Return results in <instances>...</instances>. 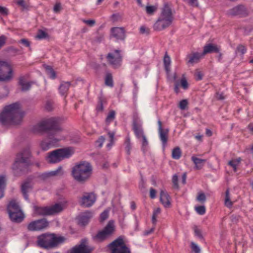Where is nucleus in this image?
<instances>
[{
    "instance_id": "2",
    "label": "nucleus",
    "mask_w": 253,
    "mask_h": 253,
    "mask_svg": "<svg viewBox=\"0 0 253 253\" xmlns=\"http://www.w3.org/2000/svg\"><path fill=\"white\" fill-rule=\"evenodd\" d=\"M24 113L21 110L19 102H15L4 106L0 113V124L2 125H15L19 124Z\"/></svg>"
},
{
    "instance_id": "27",
    "label": "nucleus",
    "mask_w": 253,
    "mask_h": 253,
    "mask_svg": "<svg viewBox=\"0 0 253 253\" xmlns=\"http://www.w3.org/2000/svg\"><path fill=\"white\" fill-rule=\"evenodd\" d=\"M191 160L195 165L194 168L198 170L202 169L206 162V159H200L195 156H192Z\"/></svg>"
},
{
    "instance_id": "18",
    "label": "nucleus",
    "mask_w": 253,
    "mask_h": 253,
    "mask_svg": "<svg viewBox=\"0 0 253 253\" xmlns=\"http://www.w3.org/2000/svg\"><path fill=\"white\" fill-rule=\"evenodd\" d=\"M246 12V9L245 7L243 5H238L229 9L227 11V14L230 16H236L245 14Z\"/></svg>"
},
{
    "instance_id": "28",
    "label": "nucleus",
    "mask_w": 253,
    "mask_h": 253,
    "mask_svg": "<svg viewBox=\"0 0 253 253\" xmlns=\"http://www.w3.org/2000/svg\"><path fill=\"white\" fill-rule=\"evenodd\" d=\"M34 211L35 214L38 215H50L48 207H38L34 206Z\"/></svg>"
},
{
    "instance_id": "50",
    "label": "nucleus",
    "mask_w": 253,
    "mask_h": 253,
    "mask_svg": "<svg viewBox=\"0 0 253 253\" xmlns=\"http://www.w3.org/2000/svg\"><path fill=\"white\" fill-rule=\"evenodd\" d=\"M184 1L187 2L189 5L197 7L199 5L198 0H183Z\"/></svg>"
},
{
    "instance_id": "40",
    "label": "nucleus",
    "mask_w": 253,
    "mask_h": 253,
    "mask_svg": "<svg viewBox=\"0 0 253 253\" xmlns=\"http://www.w3.org/2000/svg\"><path fill=\"white\" fill-rule=\"evenodd\" d=\"M105 102V99L102 97L98 98V103L96 107V110L98 111H102L103 110V103Z\"/></svg>"
},
{
    "instance_id": "54",
    "label": "nucleus",
    "mask_w": 253,
    "mask_h": 253,
    "mask_svg": "<svg viewBox=\"0 0 253 253\" xmlns=\"http://www.w3.org/2000/svg\"><path fill=\"white\" fill-rule=\"evenodd\" d=\"M104 141L105 138L103 136H101L96 141V143L99 147H101Z\"/></svg>"
},
{
    "instance_id": "39",
    "label": "nucleus",
    "mask_w": 253,
    "mask_h": 253,
    "mask_svg": "<svg viewBox=\"0 0 253 253\" xmlns=\"http://www.w3.org/2000/svg\"><path fill=\"white\" fill-rule=\"evenodd\" d=\"M116 112L114 110H111L109 112L108 114L105 122L106 124H108L110 123L113 122L115 118Z\"/></svg>"
},
{
    "instance_id": "51",
    "label": "nucleus",
    "mask_w": 253,
    "mask_h": 253,
    "mask_svg": "<svg viewBox=\"0 0 253 253\" xmlns=\"http://www.w3.org/2000/svg\"><path fill=\"white\" fill-rule=\"evenodd\" d=\"M142 149L144 151L148 145V142L145 136L142 137Z\"/></svg>"
},
{
    "instance_id": "21",
    "label": "nucleus",
    "mask_w": 253,
    "mask_h": 253,
    "mask_svg": "<svg viewBox=\"0 0 253 253\" xmlns=\"http://www.w3.org/2000/svg\"><path fill=\"white\" fill-rule=\"evenodd\" d=\"M132 129L138 139H140L145 136L144 134L141 125L138 123L136 120L133 121Z\"/></svg>"
},
{
    "instance_id": "1",
    "label": "nucleus",
    "mask_w": 253,
    "mask_h": 253,
    "mask_svg": "<svg viewBox=\"0 0 253 253\" xmlns=\"http://www.w3.org/2000/svg\"><path fill=\"white\" fill-rule=\"evenodd\" d=\"M62 130L59 125V120L57 118H50L42 121L32 128L34 133L47 131V137L41 143V147L43 151H46L51 148L56 147L60 139L55 137L57 132Z\"/></svg>"
},
{
    "instance_id": "46",
    "label": "nucleus",
    "mask_w": 253,
    "mask_h": 253,
    "mask_svg": "<svg viewBox=\"0 0 253 253\" xmlns=\"http://www.w3.org/2000/svg\"><path fill=\"white\" fill-rule=\"evenodd\" d=\"M196 200L201 203H204L206 200L205 194L204 193H199Z\"/></svg>"
},
{
    "instance_id": "57",
    "label": "nucleus",
    "mask_w": 253,
    "mask_h": 253,
    "mask_svg": "<svg viewBox=\"0 0 253 253\" xmlns=\"http://www.w3.org/2000/svg\"><path fill=\"white\" fill-rule=\"evenodd\" d=\"M237 51L244 54L246 51V49L244 46L240 45L237 48Z\"/></svg>"
},
{
    "instance_id": "59",
    "label": "nucleus",
    "mask_w": 253,
    "mask_h": 253,
    "mask_svg": "<svg viewBox=\"0 0 253 253\" xmlns=\"http://www.w3.org/2000/svg\"><path fill=\"white\" fill-rule=\"evenodd\" d=\"M61 3L59 2L56 3L53 8V11L55 13H58L61 9Z\"/></svg>"
},
{
    "instance_id": "22",
    "label": "nucleus",
    "mask_w": 253,
    "mask_h": 253,
    "mask_svg": "<svg viewBox=\"0 0 253 253\" xmlns=\"http://www.w3.org/2000/svg\"><path fill=\"white\" fill-rule=\"evenodd\" d=\"M170 197L168 193L164 190L160 192V201L166 208H169L170 206Z\"/></svg>"
},
{
    "instance_id": "14",
    "label": "nucleus",
    "mask_w": 253,
    "mask_h": 253,
    "mask_svg": "<svg viewBox=\"0 0 253 253\" xmlns=\"http://www.w3.org/2000/svg\"><path fill=\"white\" fill-rule=\"evenodd\" d=\"M87 240L82 239L80 244L76 246L68 252V253H90L91 250L86 245Z\"/></svg>"
},
{
    "instance_id": "5",
    "label": "nucleus",
    "mask_w": 253,
    "mask_h": 253,
    "mask_svg": "<svg viewBox=\"0 0 253 253\" xmlns=\"http://www.w3.org/2000/svg\"><path fill=\"white\" fill-rule=\"evenodd\" d=\"M173 19L171 8L168 3L165 4L159 17L154 25V30L156 31L164 30L171 25Z\"/></svg>"
},
{
    "instance_id": "45",
    "label": "nucleus",
    "mask_w": 253,
    "mask_h": 253,
    "mask_svg": "<svg viewBox=\"0 0 253 253\" xmlns=\"http://www.w3.org/2000/svg\"><path fill=\"white\" fill-rule=\"evenodd\" d=\"M195 210L200 215H203L206 212V208L204 206H200L195 207Z\"/></svg>"
},
{
    "instance_id": "13",
    "label": "nucleus",
    "mask_w": 253,
    "mask_h": 253,
    "mask_svg": "<svg viewBox=\"0 0 253 253\" xmlns=\"http://www.w3.org/2000/svg\"><path fill=\"white\" fill-rule=\"evenodd\" d=\"M96 200L95 195L92 193H85L81 198L80 205L82 207L88 208L91 207Z\"/></svg>"
},
{
    "instance_id": "35",
    "label": "nucleus",
    "mask_w": 253,
    "mask_h": 253,
    "mask_svg": "<svg viewBox=\"0 0 253 253\" xmlns=\"http://www.w3.org/2000/svg\"><path fill=\"white\" fill-rule=\"evenodd\" d=\"M105 84L108 86H113V81L112 74L110 73H107L106 74L105 78Z\"/></svg>"
},
{
    "instance_id": "25",
    "label": "nucleus",
    "mask_w": 253,
    "mask_h": 253,
    "mask_svg": "<svg viewBox=\"0 0 253 253\" xmlns=\"http://www.w3.org/2000/svg\"><path fill=\"white\" fill-rule=\"evenodd\" d=\"M7 210L8 214L14 213L15 212H18L19 211H22L19 205L15 200H12L9 202L7 207Z\"/></svg>"
},
{
    "instance_id": "63",
    "label": "nucleus",
    "mask_w": 253,
    "mask_h": 253,
    "mask_svg": "<svg viewBox=\"0 0 253 253\" xmlns=\"http://www.w3.org/2000/svg\"><path fill=\"white\" fill-rule=\"evenodd\" d=\"M172 181L174 187L175 188H178V176L176 175H174L172 176Z\"/></svg>"
},
{
    "instance_id": "58",
    "label": "nucleus",
    "mask_w": 253,
    "mask_h": 253,
    "mask_svg": "<svg viewBox=\"0 0 253 253\" xmlns=\"http://www.w3.org/2000/svg\"><path fill=\"white\" fill-rule=\"evenodd\" d=\"M108 217V211H104L100 214V220L101 221H104Z\"/></svg>"
},
{
    "instance_id": "7",
    "label": "nucleus",
    "mask_w": 253,
    "mask_h": 253,
    "mask_svg": "<svg viewBox=\"0 0 253 253\" xmlns=\"http://www.w3.org/2000/svg\"><path fill=\"white\" fill-rule=\"evenodd\" d=\"M73 153L72 150L69 148L58 149L48 153L46 160L49 163H57L65 159L70 158Z\"/></svg>"
},
{
    "instance_id": "10",
    "label": "nucleus",
    "mask_w": 253,
    "mask_h": 253,
    "mask_svg": "<svg viewBox=\"0 0 253 253\" xmlns=\"http://www.w3.org/2000/svg\"><path fill=\"white\" fill-rule=\"evenodd\" d=\"M114 227L113 221H109L105 228L99 231L92 237L93 240L97 242H102L109 238L113 233Z\"/></svg>"
},
{
    "instance_id": "49",
    "label": "nucleus",
    "mask_w": 253,
    "mask_h": 253,
    "mask_svg": "<svg viewBox=\"0 0 253 253\" xmlns=\"http://www.w3.org/2000/svg\"><path fill=\"white\" fill-rule=\"evenodd\" d=\"M188 105V102L187 100L183 99L180 101L179 103V107L181 110H185Z\"/></svg>"
},
{
    "instance_id": "26",
    "label": "nucleus",
    "mask_w": 253,
    "mask_h": 253,
    "mask_svg": "<svg viewBox=\"0 0 253 253\" xmlns=\"http://www.w3.org/2000/svg\"><path fill=\"white\" fill-rule=\"evenodd\" d=\"M64 172L61 166L59 167L56 169L48 172L44 173L42 174L43 178L45 179L51 176L62 175Z\"/></svg>"
},
{
    "instance_id": "15",
    "label": "nucleus",
    "mask_w": 253,
    "mask_h": 253,
    "mask_svg": "<svg viewBox=\"0 0 253 253\" xmlns=\"http://www.w3.org/2000/svg\"><path fill=\"white\" fill-rule=\"evenodd\" d=\"M158 124L160 139L162 141L163 147L165 149L168 140L169 129L162 128V123L160 120L158 121Z\"/></svg>"
},
{
    "instance_id": "33",
    "label": "nucleus",
    "mask_w": 253,
    "mask_h": 253,
    "mask_svg": "<svg viewBox=\"0 0 253 253\" xmlns=\"http://www.w3.org/2000/svg\"><path fill=\"white\" fill-rule=\"evenodd\" d=\"M224 204L226 207L229 208H231L233 206V202L230 200V192L228 189L225 192Z\"/></svg>"
},
{
    "instance_id": "30",
    "label": "nucleus",
    "mask_w": 253,
    "mask_h": 253,
    "mask_svg": "<svg viewBox=\"0 0 253 253\" xmlns=\"http://www.w3.org/2000/svg\"><path fill=\"white\" fill-rule=\"evenodd\" d=\"M48 208L50 215L58 213L63 210V205L60 203L55 204Z\"/></svg>"
},
{
    "instance_id": "29",
    "label": "nucleus",
    "mask_w": 253,
    "mask_h": 253,
    "mask_svg": "<svg viewBox=\"0 0 253 253\" xmlns=\"http://www.w3.org/2000/svg\"><path fill=\"white\" fill-rule=\"evenodd\" d=\"M9 217L12 221L19 223L23 220L24 216L22 211H19L9 214Z\"/></svg>"
},
{
    "instance_id": "31",
    "label": "nucleus",
    "mask_w": 253,
    "mask_h": 253,
    "mask_svg": "<svg viewBox=\"0 0 253 253\" xmlns=\"http://www.w3.org/2000/svg\"><path fill=\"white\" fill-rule=\"evenodd\" d=\"M71 84L70 82H63L59 87V92L62 95H66Z\"/></svg>"
},
{
    "instance_id": "36",
    "label": "nucleus",
    "mask_w": 253,
    "mask_h": 253,
    "mask_svg": "<svg viewBox=\"0 0 253 253\" xmlns=\"http://www.w3.org/2000/svg\"><path fill=\"white\" fill-rule=\"evenodd\" d=\"M5 187V177L0 175V198L3 196V190Z\"/></svg>"
},
{
    "instance_id": "24",
    "label": "nucleus",
    "mask_w": 253,
    "mask_h": 253,
    "mask_svg": "<svg viewBox=\"0 0 253 253\" xmlns=\"http://www.w3.org/2000/svg\"><path fill=\"white\" fill-rule=\"evenodd\" d=\"M33 188V184L30 181H25L21 185V192L25 200H28V193L30 192Z\"/></svg>"
},
{
    "instance_id": "3",
    "label": "nucleus",
    "mask_w": 253,
    "mask_h": 253,
    "mask_svg": "<svg viewBox=\"0 0 253 253\" xmlns=\"http://www.w3.org/2000/svg\"><path fill=\"white\" fill-rule=\"evenodd\" d=\"M66 239L61 236H58L54 233H46L37 237V244L40 247L49 250L57 247L63 243Z\"/></svg>"
},
{
    "instance_id": "11",
    "label": "nucleus",
    "mask_w": 253,
    "mask_h": 253,
    "mask_svg": "<svg viewBox=\"0 0 253 253\" xmlns=\"http://www.w3.org/2000/svg\"><path fill=\"white\" fill-rule=\"evenodd\" d=\"M106 58L109 63L114 68H118L121 66L122 56L120 54V50H116L114 52L109 53Z\"/></svg>"
},
{
    "instance_id": "60",
    "label": "nucleus",
    "mask_w": 253,
    "mask_h": 253,
    "mask_svg": "<svg viewBox=\"0 0 253 253\" xmlns=\"http://www.w3.org/2000/svg\"><path fill=\"white\" fill-rule=\"evenodd\" d=\"M19 42L26 47H30V42L26 39H22Z\"/></svg>"
},
{
    "instance_id": "42",
    "label": "nucleus",
    "mask_w": 253,
    "mask_h": 253,
    "mask_svg": "<svg viewBox=\"0 0 253 253\" xmlns=\"http://www.w3.org/2000/svg\"><path fill=\"white\" fill-rule=\"evenodd\" d=\"M47 37H48V34L46 32H45L42 30H39L38 31V33L37 36H36V38L41 40V39H45Z\"/></svg>"
},
{
    "instance_id": "12",
    "label": "nucleus",
    "mask_w": 253,
    "mask_h": 253,
    "mask_svg": "<svg viewBox=\"0 0 253 253\" xmlns=\"http://www.w3.org/2000/svg\"><path fill=\"white\" fill-rule=\"evenodd\" d=\"M48 226V222L44 218L31 222L27 225V229L30 231H39L46 228Z\"/></svg>"
},
{
    "instance_id": "61",
    "label": "nucleus",
    "mask_w": 253,
    "mask_h": 253,
    "mask_svg": "<svg viewBox=\"0 0 253 253\" xmlns=\"http://www.w3.org/2000/svg\"><path fill=\"white\" fill-rule=\"evenodd\" d=\"M16 3L17 5L21 6L23 9L26 8V6L24 0H17Z\"/></svg>"
},
{
    "instance_id": "19",
    "label": "nucleus",
    "mask_w": 253,
    "mask_h": 253,
    "mask_svg": "<svg viewBox=\"0 0 253 253\" xmlns=\"http://www.w3.org/2000/svg\"><path fill=\"white\" fill-rule=\"evenodd\" d=\"M91 217L92 213L89 211L82 213L77 217L78 224L81 226H84L86 225L88 223L89 219Z\"/></svg>"
},
{
    "instance_id": "37",
    "label": "nucleus",
    "mask_w": 253,
    "mask_h": 253,
    "mask_svg": "<svg viewBox=\"0 0 253 253\" xmlns=\"http://www.w3.org/2000/svg\"><path fill=\"white\" fill-rule=\"evenodd\" d=\"M181 156V151L178 147L174 148L172 151V158L175 160L179 159Z\"/></svg>"
},
{
    "instance_id": "9",
    "label": "nucleus",
    "mask_w": 253,
    "mask_h": 253,
    "mask_svg": "<svg viewBox=\"0 0 253 253\" xmlns=\"http://www.w3.org/2000/svg\"><path fill=\"white\" fill-rule=\"evenodd\" d=\"M13 78L11 65L6 61H0V82H9Z\"/></svg>"
},
{
    "instance_id": "47",
    "label": "nucleus",
    "mask_w": 253,
    "mask_h": 253,
    "mask_svg": "<svg viewBox=\"0 0 253 253\" xmlns=\"http://www.w3.org/2000/svg\"><path fill=\"white\" fill-rule=\"evenodd\" d=\"M46 70L48 71V73L50 78L54 79L56 77V75L55 71L50 67L47 66Z\"/></svg>"
},
{
    "instance_id": "41",
    "label": "nucleus",
    "mask_w": 253,
    "mask_h": 253,
    "mask_svg": "<svg viewBox=\"0 0 253 253\" xmlns=\"http://www.w3.org/2000/svg\"><path fill=\"white\" fill-rule=\"evenodd\" d=\"M161 210L160 208H157L154 210L153 211L152 218V221L153 224H156L157 222V217L158 215L160 213Z\"/></svg>"
},
{
    "instance_id": "55",
    "label": "nucleus",
    "mask_w": 253,
    "mask_h": 253,
    "mask_svg": "<svg viewBox=\"0 0 253 253\" xmlns=\"http://www.w3.org/2000/svg\"><path fill=\"white\" fill-rule=\"evenodd\" d=\"M194 232L195 235L198 237L200 239H202L203 238V235L202 234L201 231L197 228V227H195L194 229Z\"/></svg>"
},
{
    "instance_id": "34",
    "label": "nucleus",
    "mask_w": 253,
    "mask_h": 253,
    "mask_svg": "<svg viewBox=\"0 0 253 253\" xmlns=\"http://www.w3.org/2000/svg\"><path fill=\"white\" fill-rule=\"evenodd\" d=\"M171 63L170 58L167 54L164 56V64L166 72L168 73L170 71V65Z\"/></svg>"
},
{
    "instance_id": "4",
    "label": "nucleus",
    "mask_w": 253,
    "mask_h": 253,
    "mask_svg": "<svg viewBox=\"0 0 253 253\" xmlns=\"http://www.w3.org/2000/svg\"><path fill=\"white\" fill-rule=\"evenodd\" d=\"M92 172V167L90 163L84 161L76 164L72 170L74 178L79 182H84L90 177Z\"/></svg>"
},
{
    "instance_id": "48",
    "label": "nucleus",
    "mask_w": 253,
    "mask_h": 253,
    "mask_svg": "<svg viewBox=\"0 0 253 253\" xmlns=\"http://www.w3.org/2000/svg\"><path fill=\"white\" fill-rule=\"evenodd\" d=\"M157 7L155 6H147L146 7V12L150 15H152L156 10Z\"/></svg>"
},
{
    "instance_id": "38",
    "label": "nucleus",
    "mask_w": 253,
    "mask_h": 253,
    "mask_svg": "<svg viewBox=\"0 0 253 253\" xmlns=\"http://www.w3.org/2000/svg\"><path fill=\"white\" fill-rule=\"evenodd\" d=\"M8 94V89L6 86H0V99L6 97Z\"/></svg>"
},
{
    "instance_id": "64",
    "label": "nucleus",
    "mask_w": 253,
    "mask_h": 253,
    "mask_svg": "<svg viewBox=\"0 0 253 253\" xmlns=\"http://www.w3.org/2000/svg\"><path fill=\"white\" fill-rule=\"evenodd\" d=\"M53 108V103L51 101H47L45 104V109L50 111L52 110Z\"/></svg>"
},
{
    "instance_id": "23",
    "label": "nucleus",
    "mask_w": 253,
    "mask_h": 253,
    "mask_svg": "<svg viewBox=\"0 0 253 253\" xmlns=\"http://www.w3.org/2000/svg\"><path fill=\"white\" fill-rule=\"evenodd\" d=\"M203 56L204 55H202V53L193 52L187 56V58L188 59L187 63L191 64L197 63Z\"/></svg>"
},
{
    "instance_id": "53",
    "label": "nucleus",
    "mask_w": 253,
    "mask_h": 253,
    "mask_svg": "<svg viewBox=\"0 0 253 253\" xmlns=\"http://www.w3.org/2000/svg\"><path fill=\"white\" fill-rule=\"evenodd\" d=\"M7 38L4 35L0 36V49L5 44Z\"/></svg>"
},
{
    "instance_id": "56",
    "label": "nucleus",
    "mask_w": 253,
    "mask_h": 253,
    "mask_svg": "<svg viewBox=\"0 0 253 253\" xmlns=\"http://www.w3.org/2000/svg\"><path fill=\"white\" fill-rule=\"evenodd\" d=\"M181 86L182 87L186 89L188 88V85L186 80L185 78H182L180 81Z\"/></svg>"
},
{
    "instance_id": "6",
    "label": "nucleus",
    "mask_w": 253,
    "mask_h": 253,
    "mask_svg": "<svg viewBox=\"0 0 253 253\" xmlns=\"http://www.w3.org/2000/svg\"><path fill=\"white\" fill-rule=\"evenodd\" d=\"M30 157L31 152L29 148L23 149L17 154L12 166L15 174H18L20 172L24 171L27 168L30 163Z\"/></svg>"
},
{
    "instance_id": "52",
    "label": "nucleus",
    "mask_w": 253,
    "mask_h": 253,
    "mask_svg": "<svg viewBox=\"0 0 253 253\" xmlns=\"http://www.w3.org/2000/svg\"><path fill=\"white\" fill-rule=\"evenodd\" d=\"M108 134L109 135V137L110 139V143L107 144V146L108 147L111 146L112 145V143L114 140V136H115V132H111L109 131L108 132Z\"/></svg>"
},
{
    "instance_id": "17",
    "label": "nucleus",
    "mask_w": 253,
    "mask_h": 253,
    "mask_svg": "<svg viewBox=\"0 0 253 253\" xmlns=\"http://www.w3.org/2000/svg\"><path fill=\"white\" fill-rule=\"evenodd\" d=\"M34 84V82L27 81L24 76L20 77L18 80V84L20 86L22 91L25 92L29 90Z\"/></svg>"
},
{
    "instance_id": "43",
    "label": "nucleus",
    "mask_w": 253,
    "mask_h": 253,
    "mask_svg": "<svg viewBox=\"0 0 253 253\" xmlns=\"http://www.w3.org/2000/svg\"><path fill=\"white\" fill-rule=\"evenodd\" d=\"M125 149L127 154H129L131 150L130 140L129 137H126L125 141Z\"/></svg>"
},
{
    "instance_id": "62",
    "label": "nucleus",
    "mask_w": 253,
    "mask_h": 253,
    "mask_svg": "<svg viewBox=\"0 0 253 253\" xmlns=\"http://www.w3.org/2000/svg\"><path fill=\"white\" fill-rule=\"evenodd\" d=\"M83 22L90 27H92L95 23V21L94 20H92V19L84 20Z\"/></svg>"
},
{
    "instance_id": "32",
    "label": "nucleus",
    "mask_w": 253,
    "mask_h": 253,
    "mask_svg": "<svg viewBox=\"0 0 253 253\" xmlns=\"http://www.w3.org/2000/svg\"><path fill=\"white\" fill-rule=\"evenodd\" d=\"M241 161V158H238L236 159H233L228 162V165L231 167L235 172L237 170V167L240 164Z\"/></svg>"
},
{
    "instance_id": "8",
    "label": "nucleus",
    "mask_w": 253,
    "mask_h": 253,
    "mask_svg": "<svg viewBox=\"0 0 253 253\" xmlns=\"http://www.w3.org/2000/svg\"><path fill=\"white\" fill-rule=\"evenodd\" d=\"M111 253H131L122 237H119L107 246Z\"/></svg>"
},
{
    "instance_id": "20",
    "label": "nucleus",
    "mask_w": 253,
    "mask_h": 253,
    "mask_svg": "<svg viewBox=\"0 0 253 253\" xmlns=\"http://www.w3.org/2000/svg\"><path fill=\"white\" fill-rule=\"evenodd\" d=\"M219 51L220 47L219 46L212 43H209L204 46L202 55L204 56L208 53L212 52L219 53Z\"/></svg>"
},
{
    "instance_id": "44",
    "label": "nucleus",
    "mask_w": 253,
    "mask_h": 253,
    "mask_svg": "<svg viewBox=\"0 0 253 253\" xmlns=\"http://www.w3.org/2000/svg\"><path fill=\"white\" fill-rule=\"evenodd\" d=\"M191 249L195 253H200L201 249L200 247L194 242H192L190 245Z\"/></svg>"
},
{
    "instance_id": "16",
    "label": "nucleus",
    "mask_w": 253,
    "mask_h": 253,
    "mask_svg": "<svg viewBox=\"0 0 253 253\" xmlns=\"http://www.w3.org/2000/svg\"><path fill=\"white\" fill-rule=\"evenodd\" d=\"M111 36L117 40H124L126 38L125 30L122 27H114L111 30Z\"/></svg>"
}]
</instances>
